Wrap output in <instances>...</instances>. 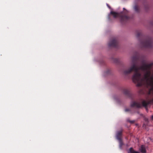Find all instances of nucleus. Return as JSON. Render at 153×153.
I'll return each instance as SVG.
<instances>
[{"instance_id":"nucleus-7","label":"nucleus","mask_w":153,"mask_h":153,"mask_svg":"<svg viewBox=\"0 0 153 153\" xmlns=\"http://www.w3.org/2000/svg\"><path fill=\"white\" fill-rule=\"evenodd\" d=\"M139 150L141 152L144 153L146 152V149L145 146L142 145L139 149Z\"/></svg>"},{"instance_id":"nucleus-2","label":"nucleus","mask_w":153,"mask_h":153,"mask_svg":"<svg viewBox=\"0 0 153 153\" xmlns=\"http://www.w3.org/2000/svg\"><path fill=\"white\" fill-rule=\"evenodd\" d=\"M111 13L113 15L114 18L120 17L121 21L125 20L128 19V17L126 16H122L121 13H118L113 11L111 12Z\"/></svg>"},{"instance_id":"nucleus-13","label":"nucleus","mask_w":153,"mask_h":153,"mask_svg":"<svg viewBox=\"0 0 153 153\" xmlns=\"http://www.w3.org/2000/svg\"><path fill=\"white\" fill-rule=\"evenodd\" d=\"M151 118L152 120H153V115L151 117Z\"/></svg>"},{"instance_id":"nucleus-5","label":"nucleus","mask_w":153,"mask_h":153,"mask_svg":"<svg viewBox=\"0 0 153 153\" xmlns=\"http://www.w3.org/2000/svg\"><path fill=\"white\" fill-rule=\"evenodd\" d=\"M117 43V41L115 39H113L111 40L108 43V45L110 47H114Z\"/></svg>"},{"instance_id":"nucleus-1","label":"nucleus","mask_w":153,"mask_h":153,"mask_svg":"<svg viewBox=\"0 0 153 153\" xmlns=\"http://www.w3.org/2000/svg\"><path fill=\"white\" fill-rule=\"evenodd\" d=\"M153 64H143L140 68L135 64L132 65V71L135 73L132 77L133 82L140 86L143 85L150 88L149 94H153V71L152 66Z\"/></svg>"},{"instance_id":"nucleus-8","label":"nucleus","mask_w":153,"mask_h":153,"mask_svg":"<svg viewBox=\"0 0 153 153\" xmlns=\"http://www.w3.org/2000/svg\"><path fill=\"white\" fill-rule=\"evenodd\" d=\"M128 153H139V152L134 151L132 148L129 149Z\"/></svg>"},{"instance_id":"nucleus-10","label":"nucleus","mask_w":153,"mask_h":153,"mask_svg":"<svg viewBox=\"0 0 153 153\" xmlns=\"http://www.w3.org/2000/svg\"><path fill=\"white\" fill-rule=\"evenodd\" d=\"M124 92V93H125V94H127V93H128V91H127V90H126V91H125Z\"/></svg>"},{"instance_id":"nucleus-12","label":"nucleus","mask_w":153,"mask_h":153,"mask_svg":"<svg viewBox=\"0 0 153 153\" xmlns=\"http://www.w3.org/2000/svg\"><path fill=\"white\" fill-rule=\"evenodd\" d=\"M134 121H135L134 120H133L130 121L129 122L130 123H133L134 122Z\"/></svg>"},{"instance_id":"nucleus-9","label":"nucleus","mask_w":153,"mask_h":153,"mask_svg":"<svg viewBox=\"0 0 153 153\" xmlns=\"http://www.w3.org/2000/svg\"><path fill=\"white\" fill-rule=\"evenodd\" d=\"M134 10L135 11H137V10H138V7L137 6H135L134 7Z\"/></svg>"},{"instance_id":"nucleus-11","label":"nucleus","mask_w":153,"mask_h":153,"mask_svg":"<svg viewBox=\"0 0 153 153\" xmlns=\"http://www.w3.org/2000/svg\"><path fill=\"white\" fill-rule=\"evenodd\" d=\"M129 111V110L128 108H126L125 109V111L126 112L128 111Z\"/></svg>"},{"instance_id":"nucleus-14","label":"nucleus","mask_w":153,"mask_h":153,"mask_svg":"<svg viewBox=\"0 0 153 153\" xmlns=\"http://www.w3.org/2000/svg\"><path fill=\"white\" fill-rule=\"evenodd\" d=\"M146 45L147 47H149V46H148V45H149V44H146Z\"/></svg>"},{"instance_id":"nucleus-6","label":"nucleus","mask_w":153,"mask_h":153,"mask_svg":"<svg viewBox=\"0 0 153 153\" xmlns=\"http://www.w3.org/2000/svg\"><path fill=\"white\" fill-rule=\"evenodd\" d=\"M131 106L132 107L140 108L141 107V105L140 103L139 102H133L131 103Z\"/></svg>"},{"instance_id":"nucleus-4","label":"nucleus","mask_w":153,"mask_h":153,"mask_svg":"<svg viewBox=\"0 0 153 153\" xmlns=\"http://www.w3.org/2000/svg\"><path fill=\"white\" fill-rule=\"evenodd\" d=\"M151 103L153 104V98L147 101L144 100L142 102L143 105L145 107H146L149 104Z\"/></svg>"},{"instance_id":"nucleus-15","label":"nucleus","mask_w":153,"mask_h":153,"mask_svg":"<svg viewBox=\"0 0 153 153\" xmlns=\"http://www.w3.org/2000/svg\"><path fill=\"white\" fill-rule=\"evenodd\" d=\"M107 6H108V7H109L108 6V4H107Z\"/></svg>"},{"instance_id":"nucleus-3","label":"nucleus","mask_w":153,"mask_h":153,"mask_svg":"<svg viewBox=\"0 0 153 153\" xmlns=\"http://www.w3.org/2000/svg\"><path fill=\"white\" fill-rule=\"evenodd\" d=\"M122 132V131L121 130L118 131L117 133L116 136L117 139L119 141V147L121 149H122V146L123 145V143L121 138Z\"/></svg>"}]
</instances>
